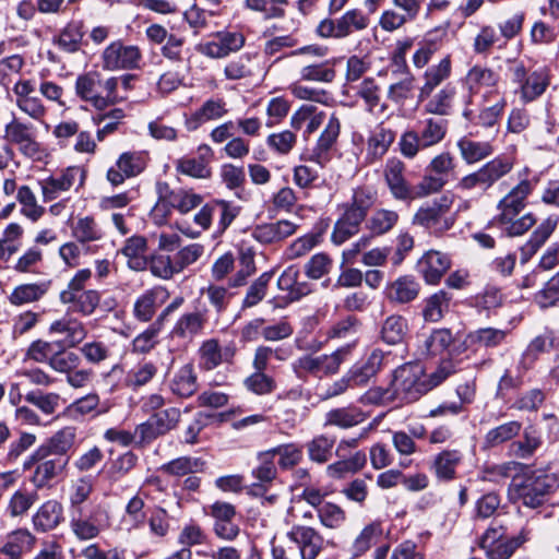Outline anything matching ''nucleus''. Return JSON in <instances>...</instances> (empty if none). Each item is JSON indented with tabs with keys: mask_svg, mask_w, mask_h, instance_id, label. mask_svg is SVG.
Here are the masks:
<instances>
[{
	"mask_svg": "<svg viewBox=\"0 0 559 559\" xmlns=\"http://www.w3.org/2000/svg\"><path fill=\"white\" fill-rule=\"evenodd\" d=\"M341 132L340 119L332 114L314 146L306 155L305 160L313 163L317 167L301 164L293 169V181L300 189H311L319 179V169H322L331 160V152L334 148Z\"/></svg>",
	"mask_w": 559,
	"mask_h": 559,
	"instance_id": "1",
	"label": "nucleus"
},
{
	"mask_svg": "<svg viewBox=\"0 0 559 559\" xmlns=\"http://www.w3.org/2000/svg\"><path fill=\"white\" fill-rule=\"evenodd\" d=\"M558 487L555 474L545 469L526 468L521 476H515L508 489L510 500L526 508L543 506Z\"/></svg>",
	"mask_w": 559,
	"mask_h": 559,
	"instance_id": "2",
	"label": "nucleus"
},
{
	"mask_svg": "<svg viewBox=\"0 0 559 559\" xmlns=\"http://www.w3.org/2000/svg\"><path fill=\"white\" fill-rule=\"evenodd\" d=\"M534 183L524 179L513 187L499 202L500 214L498 222L509 236H520L526 233L536 223L535 217L527 213L519 217L525 207V201L533 191Z\"/></svg>",
	"mask_w": 559,
	"mask_h": 559,
	"instance_id": "3",
	"label": "nucleus"
},
{
	"mask_svg": "<svg viewBox=\"0 0 559 559\" xmlns=\"http://www.w3.org/2000/svg\"><path fill=\"white\" fill-rule=\"evenodd\" d=\"M508 73L512 84L515 85L514 93L524 104L539 98L551 81L550 70L547 67L528 70L521 61L512 62L508 68Z\"/></svg>",
	"mask_w": 559,
	"mask_h": 559,
	"instance_id": "4",
	"label": "nucleus"
},
{
	"mask_svg": "<svg viewBox=\"0 0 559 559\" xmlns=\"http://www.w3.org/2000/svg\"><path fill=\"white\" fill-rule=\"evenodd\" d=\"M349 353L350 347L343 346L331 354H305L292 362V370L300 380H307L308 377H330L338 372Z\"/></svg>",
	"mask_w": 559,
	"mask_h": 559,
	"instance_id": "5",
	"label": "nucleus"
},
{
	"mask_svg": "<svg viewBox=\"0 0 559 559\" xmlns=\"http://www.w3.org/2000/svg\"><path fill=\"white\" fill-rule=\"evenodd\" d=\"M157 202L153 209V215L157 223H163L171 210L187 214L198 207L203 199L200 194L182 188L171 189L167 182L156 183Z\"/></svg>",
	"mask_w": 559,
	"mask_h": 559,
	"instance_id": "6",
	"label": "nucleus"
},
{
	"mask_svg": "<svg viewBox=\"0 0 559 559\" xmlns=\"http://www.w3.org/2000/svg\"><path fill=\"white\" fill-rule=\"evenodd\" d=\"M69 527L81 542L92 540L109 527V513L100 504L82 510H69Z\"/></svg>",
	"mask_w": 559,
	"mask_h": 559,
	"instance_id": "7",
	"label": "nucleus"
},
{
	"mask_svg": "<svg viewBox=\"0 0 559 559\" xmlns=\"http://www.w3.org/2000/svg\"><path fill=\"white\" fill-rule=\"evenodd\" d=\"M328 48L318 44L307 45L293 50L289 55H285L275 59L278 62L287 56L301 57L302 67L299 75L300 80L309 82L331 83L335 78V70L329 61L320 63H310L311 58H323L328 55Z\"/></svg>",
	"mask_w": 559,
	"mask_h": 559,
	"instance_id": "8",
	"label": "nucleus"
},
{
	"mask_svg": "<svg viewBox=\"0 0 559 559\" xmlns=\"http://www.w3.org/2000/svg\"><path fill=\"white\" fill-rule=\"evenodd\" d=\"M392 386L400 402L412 403L427 393L430 385L421 365L406 364L395 370Z\"/></svg>",
	"mask_w": 559,
	"mask_h": 559,
	"instance_id": "9",
	"label": "nucleus"
},
{
	"mask_svg": "<svg viewBox=\"0 0 559 559\" xmlns=\"http://www.w3.org/2000/svg\"><path fill=\"white\" fill-rule=\"evenodd\" d=\"M507 528L497 520L486 531L480 547L486 551L488 559H509L514 550L528 539L531 533L527 528H522L520 534L511 539H506Z\"/></svg>",
	"mask_w": 559,
	"mask_h": 559,
	"instance_id": "10",
	"label": "nucleus"
},
{
	"mask_svg": "<svg viewBox=\"0 0 559 559\" xmlns=\"http://www.w3.org/2000/svg\"><path fill=\"white\" fill-rule=\"evenodd\" d=\"M453 204L451 194H443L431 204L421 206L414 216V224L429 229L433 234H442L454 224V216L450 214Z\"/></svg>",
	"mask_w": 559,
	"mask_h": 559,
	"instance_id": "11",
	"label": "nucleus"
},
{
	"mask_svg": "<svg viewBox=\"0 0 559 559\" xmlns=\"http://www.w3.org/2000/svg\"><path fill=\"white\" fill-rule=\"evenodd\" d=\"M513 163L507 156H498L483 165L479 169L464 176L457 183L461 190H487L499 179L511 171Z\"/></svg>",
	"mask_w": 559,
	"mask_h": 559,
	"instance_id": "12",
	"label": "nucleus"
},
{
	"mask_svg": "<svg viewBox=\"0 0 559 559\" xmlns=\"http://www.w3.org/2000/svg\"><path fill=\"white\" fill-rule=\"evenodd\" d=\"M37 86L34 80L20 79L13 85L16 108L32 120L44 123L48 112L43 99L36 95Z\"/></svg>",
	"mask_w": 559,
	"mask_h": 559,
	"instance_id": "13",
	"label": "nucleus"
},
{
	"mask_svg": "<svg viewBox=\"0 0 559 559\" xmlns=\"http://www.w3.org/2000/svg\"><path fill=\"white\" fill-rule=\"evenodd\" d=\"M36 132V127L32 122L13 116L4 126L2 139L8 144L16 146L21 154L34 157L39 152Z\"/></svg>",
	"mask_w": 559,
	"mask_h": 559,
	"instance_id": "14",
	"label": "nucleus"
},
{
	"mask_svg": "<svg viewBox=\"0 0 559 559\" xmlns=\"http://www.w3.org/2000/svg\"><path fill=\"white\" fill-rule=\"evenodd\" d=\"M76 440V428L67 426L56 431L45 443L37 448L23 463V469H31L34 462L43 460L48 455H67L73 448Z\"/></svg>",
	"mask_w": 559,
	"mask_h": 559,
	"instance_id": "15",
	"label": "nucleus"
},
{
	"mask_svg": "<svg viewBox=\"0 0 559 559\" xmlns=\"http://www.w3.org/2000/svg\"><path fill=\"white\" fill-rule=\"evenodd\" d=\"M142 52L135 45L122 40L109 44L102 53L103 69L108 71L132 70L140 66Z\"/></svg>",
	"mask_w": 559,
	"mask_h": 559,
	"instance_id": "16",
	"label": "nucleus"
},
{
	"mask_svg": "<svg viewBox=\"0 0 559 559\" xmlns=\"http://www.w3.org/2000/svg\"><path fill=\"white\" fill-rule=\"evenodd\" d=\"M286 535L299 551L300 559H317L324 548L323 536L312 526L293 524Z\"/></svg>",
	"mask_w": 559,
	"mask_h": 559,
	"instance_id": "17",
	"label": "nucleus"
},
{
	"mask_svg": "<svg viewBox=\"0 0 559 559\" xmlns=\"http://www.w3.org/2000/svg\"><path fill=\"white\" fill-rule=\"evenodd\" d=\"M299 272L296 267H287L277 278V287L283 293L274 298L276 307H285L290 302L311 293V286L307 282L298 281Z\"/></svg>",
	"mask_w": 559,
	"mask_h": 559,
	"instance_id": "18",
	"label": "nucleus"
},
{
	"mask_svg": "<svg viewBox=\"0 0 559 559\" xmlns=\"http://www.w3.org/2000/svg\"><path fill=\"white\" fill-rule=\"evenodd\" d=\"M499 74L492 69L481 66H474L465 75L464 85L471 97L481 95L484 99L495 96L498 97L497 85Z\"/></svg>",
	"mask_w": 559,
	"mask_h": 559,
	"instance_id": "19",
	"label": "nucleus"
},
{
	"mask_svg": "<svg viewBox=\"0 0 559 559\" xmlns=\"http://www.w3.org/2000/svg\"><path fill=\"white\" fill-rule=\"evenodd\" d=\"M235 345L222 346L216 338L202 342L198 349L199 367L202 370H213L224 362H230L235 356Z\"/></svg>",
	"mask_w": 559,
	"mask_h": 559,
	"instance_id": "20",
	"label": "nucleus"
},
{
	"mask_svg": "<svg viewBox=\"0 0 559 559\" xmlns=\"http://www.w3.org/2000/svg\"><path fill=\"white\" fill-rule=\"evenodd\" d=\"M404 171L405 165L401 159L392 157L385 162L384 180L393 198L400 201L414 199L413 190L404 177Z\"/></svg>",
	"mask_w": 559,
	"mask_h": 559,
	"instance_id": "21",
	"label": "nucleus"
},
{
	"mask_svg": "<svg viewBox=\"0 0 559 559\" xmlns=\"http://www.w3.org/2000/svg\"><path fill=\"white\" fill-rule=\"evenodd\" d=\"M464 454L459 449H444L431 460L430 472L439 481H451L456 478V469L462 464Z\"/></svg>",
	"mask_w": 559,
	"mask_h": 559,
	"instance_id": "22",
	"label": "nucleus"
},
{
	"mask_svg": "<svg viewBox=\"0 0 559 559\" xmlns=\"http://www.w3.org/2000/svg\"><path fill=\"white\" fill-rule=\"evenodd\" d=\"M79 176H81L79 167H69L60 174L40 181L44 202H50L60 198L73 187Z\"/></svg>",
	"mask_w": 559,
	"mask_h": 559,
	"instance_id": "23",
	"label": "nucleus"
},
{
	"mask_svg": "<svg viewBox=\"0 0 559 559\" xmlns=\"http://www.w3.org/2000/svg\"><path fill=\"white\" fill-rule=\"evenodd\" d=\"M145 167L141 154L135 152L122 153L116 162V166L107 171V179L114 186L123 183L126 178L139 175Z\"/></svg>",
	"mask_w": 559,
	"mask_h": 559,
	"instance_id": "24",
	"label": "nucleus"
},
{
	"mask_svg": "<svg viewBox=\"0 0 559 559\" xmlns=\"http://www.w3.org/2000/svg\"><path fill=\"white\" fill-rule=\"evenodd\" d=\"M48 332L51 335H62L64 344L69 347H75L82 343L87 335L85 324L69 314L52 321L48 328Z\"/></svg>",
	"mask_w": 559,
	"mask_h": 559,
	"instance_id": "25",
	"label": "nucleus"
},
{
	"mask_svg": "<svg viewBox=\"0 0 559 559\" xmlns=\"http://www.w3.org/2000/svg\"><path fill=\"white\" fill-rule=\"evenodd\" d=\"M451 266L450 258L436 250L426 252L418 261V267L425 281L437 284Z\"/></svg>",
	"mask_w": 559,
	"mask_h": 559,
	"instance_id": "26",
	"label": "nucleus"
},
{
	"mask_svg": "<svg viewBox=\"0 0 559 559\" xmlns=\"http://www.w3.org/2000/svg\"><path fill=\"white\" fill-rule=\"evenodd\" d=\"M68 459H43L34 462V473L31 481L36 489L49 488L55 478H57L66 468Z\"/></svg>",
	"mask_w": 559,
	"mask_h": 559,
	"instance_id": "27",
	"label": "nucleus"
},
{
	"mask_svg": "<svg viewBox=\"0 0 559 559\" xmlns=\"http://www.w3.org/2000/svg\"><path fill=\"white\" fill-rule=\"evenodd\" d=\"M63 521V507L55 499L45 501L33 514L32 522L38 532L55 530Z\"/></svg>",
	"mask_w": 559,
	"mask_h": 559,
	"instance_id": "28",
	"label": "nucleus"
},
{
	"mask_svg": "<svg viewBox=\"0 0 559 559\" xmlns=\"http://www.w3.org/2000/svg\"><path fill=\"white\" fill-rule=\"evenodd\" d=\"M206 321V317L202 312L183 313L175 323L170 335L173 338L192 342L195 336L202 334Z\"/></svg>",
	"mask_w": 559,
	"mask_h": 559,
	"instance_id": "29",
	"label": "nucleus"
},
{
	"mask_svg": "<svg viewBox=\"0 0 559 559\" xmlns=\"http://www.w3.org/2000/svg\"><path fill=\"white\" fill-rule=\"evenodd\" d=\"M325 112L313 105H302L290 117V126L295 130H304V136L314 133L324 122Z\"/></svg>",
	"mask_w": 559,
	"mask_h": 559,
	"instance_id": "30",
	"label": "nucleus"
},
{
	"mask_svg": "<svg viewBox=\"0 0 559 559\" xmlns=\"http://www.w3.org/2000/svg\"><path fill=\"white\" fill-rule=\"evenodd\" d=\"M200 157H182L176 162V170L182 175L197 178L206 179L211 176V168L206 157H211L212 150L209 145H201L199 147Z\"/></svg>",
	"mask_w": 559,
	"mask_h": 559,
	"instance_id": "31",
	"label": "nucleus"
},
{
	"mask_svg": "<svg viewBox=\"0 0 559 559\" xmlns=\"http://www.w3.org/2000/svg\"><path fill=\"white\" fill-rule=\"evenodd\" d=\"M296 230L297 225L295 223L282 219L275 223L258 225L253 229L252 236L261 243H274L294 235Z\"/></svg>",
	"mask_w": 559,
	"mask_h": 559,
	"instance_id": "32",
	"label": "nucleus"
},
{
	"mask_svg": "<svg viewBox=\"0 0 559 559\" xmlns=\"http://www.w3.org/2000/svg\"><path fill=\"white\" fill-rule=\"evenodd\" d=\"M98 86H100V74L95 71L81 74L75 81L76 95L81 99L90 102L96 109L103 110L106 108V103L97 93Z\"/></svg>",
	"mask_w": 559,
	"mask_h": 559,
	"instance_id": "33",
	"label": "nucleus"
},
{
	"mask_svg": "<svg viewBox=\"0 0 559 559\" xmlns=\"http://www.w3.org/2000/svg\"><path fill=\"white\" fill-rule=\"evenodd\" d=\"M36 537L27 528H17L8 534L1 554L10 559H20L23 554L33 549Z\"/></svg>",
	"mask_w": 559,
	"mask_h": 559,
	"instance_id": "34",
	"label": "nucleus"
},
{
	"mask_svg": "<svg viewBox=\"0 0 559 559\" xmlns=\"http://www.w3.org/2000/svg\"><path fill=\"white\" fill-rule=\"evenodd\" d=\"M453 336L448 329L433 330L429 335L419 340L417 353L421 357H431L443 354L452 344Z\"/></svg>",
	"mask_w": 559,
	"mask_h": 559,
	"instance_id": "35",
	"label": "nucleus"
},
{
	"mask_svg": "<svg viewBox=\"0 0 559 559\" xmlns=\"http://www.w3.org/2000/svg\"><path fill=\"white\" fill-rule=\"evenodd\" d=\"M419 289V283L414 277L405 275L390 283L385 295L391 302L407 304L417 298Z\"/></svg>",
	"mask_w": 559,
	"mask_h": 559,
	"instance_id": "36",
	"label": "nucleus"
},
{
	"mask_svg": "<svg viewBox=\"0 0 559 559\" xmlns=\"http://www.w3.org/2000/svg\"><path fill=\"white\" fill-rule=\"evenodd\" d=\"M63 305H70V310L88 317L94 313L100 302V294L96 289H87L72 295H60Z\"/></svg>",
	"mask_w": 559,
	"mask_h": 559,
	"instance_id": "37",
	"label": "nucleus"
},
{
	"mask_svg": "<svg viewBox=\"0 0 559 559\" xmlns=\"http://www.w3.org/2000/svg\"><path fill=\"white\" fill-rule=\"evenodd\" d=\"M366 418L367 414L356 406L338 407L325 414L324 426L349 429L361 424Z\"/></svg>",
	"mask_w": 559,
	"mask_h": 559,
	"instance_id": "38",
	"label": "nucleus"
},
{
	"mask_svg": "<svg viewBox=\"0 0 559 559\" xmlns=\"http://www.w3.org/2000/svg\"><path fill=\"white\" fill-rule=\"evenodd\" d=\"M456 146L462 159L468 164H476L493 153V146L488 141H474L467 136L461 138Z\"/></svg>",
	"mask_w": 559,
	"mask_h": 559,
	"instance_id": "39",
	"label": "nucleus"
},
{
	"mask_svg": "<svg viewBox=\"0 0 559 559\" xmlns=\"http://www.w3.org/2000/svg\"><path fill=\"white\" fill-rule=\"evenodd\" d=\"M395 133L384 127L378 124L368 136L367 140V156L371 159H380L394 142Z\"/></svg>",
	"mask_w": 559,
	"mask_h": 559,
	"instance_id": "40",
	"label": "nucleus"
},
{
	"mask_svg": "<svg viewBox=\"0 0 559 559\" xmlns=\"http://www.w3.org/2000/svg\"><path fill=\"white\" fill-rule=\"evenodd\" d=\"M205 462L201 457L179 456L165 464L159 469L171 477H185L190 474L201 473L205 468Z\"/></svg>",
	"mask_w": 559,
	"mask_h": 559,
	"instance_id": "41",
	"label": "nucleus"
},
{
	"mask_svg": "<svg viewBox=\"0 0 559 559\" xmlns=\"http://www.w3.org/2000/svg\"><path fill=\"white\" fill-rule=\"evenodd\" d=\"M147 250L146 239L142 236H132L127 239L121 253L128 259V266L134 271H143L148 261L145 258Z\"/></svg>",
	"mask_w": 559,
	"mask_h": 559,
	"instance_id": "42",
	"label": "nucleus"
},
{
	"mask_svg": "<svg viewBox=\"0 0 559 559\" xmlns=\"http://www.w3.org/2000/svg\"><path fill=\"white\" fill-rule=\"evenodd\" d=\"M508 334L509 330L491 326L480 328L469 332L466 336V342L476 348H493L503 344Z\"/></svg>",
	"mask_w": 559,
	"mask_h": 559,
	"instance_id": "43",
	"label": "nucleus"
},
{
	"mask_svg": "<svg viewBox=\"0 0 559 559\" xmlns=\"http://www.w3.org/2000/svg\"><path fill=\"white\" fill-rule=\"evenodd\" d=\"M50 285V281L19 285L10 294L9 301L14 306L37 301L47 294Z\"/></svg>",
	"mask_w": 559,
	"mask_h": 559,
	"instance_id": "44",
	"label": "nucleus"
},
{
	"mask_svg": "<svg viewBox=\"0 0 559 559\" xmlns=\"http://www.w3.org/2000/svg\"><path fill=\"white\" fill-rule=\"evenodd\" d=\"M165 297V290L162 288L146 290L134 302V317L142 322L150 321L156 311L157 302H163Z\"/></svg>",
	"mask_w": 559,
	"mask_h": 559,
	"instance_id": "45",
	"label": "nucleus"
},
{
	"mask_svg": "<svg viewBox=\"0 0 559 559\" xmlns=\"http://www.w3.org/2000/svg\"><path fill=\"white\" fill-rule=\"evenodd\" d=\"M450 56L444 57L438 64L428 68L425 72V83L420 88L419 98L430 96L432 91L451 75Z\"/></svg>",
	"mask_w": 559,
	"mask_h": 559,
	"instance_id": "46",
	"label": "nucleus"
},
{
	"mask_svg": "<svg viewBox=\"0 0 559 559\" xmlns=\"http://www.w3.org/2000/svg\"><path fill=\"white\" fill-rule=\"evenodd\" d=\"M83 36L82 24L80 22H71L52 38V43L58 46L60 50L74 53L80 50Z\"/></svg>",
	"mask_w": 559,
	"mask_h": 559,
	"instance_id": "47",
	"label": "nucleus"
},
{
	"mask_svg": "<svg viewBox=\"0 0 559 559\" xmlns=\"http://www.w3.org/2000/svg\"><path fill=\"white\" fill-rule=\"evenodd\" d=\"M384 354L380 349H373L366 361L350 370L354 385H365L382 368Z\"/></svg>",
	"mask_w": 559,
	"mask_h": 559,
	"instance_id": "48",
	"label": "nucleus"
},
{
	"mask_svg": "<svg viewBox=\"0 0 559 559\" xmlns=\"http://www.w3.org/2000/svg\"><path fill=\"white\" fill-rule=\"evenodd\" d=\"M227 112V103L223 98H210L191 115L190 122L198 127L209 121L222 119Z\"/></svg>",
	"mask_w": 559,
	"mask_h": 559,
	"instance_id": "49",
	"label": "nucleus"
},
{
	"mask_svg": "<svg viewBox=\"0 0 559 559\" xmlns=\"http://www.w3.org/2000/svg\"><path fill=\"white\" fill-rule=\"evenodd\" d=\"M399 214L393 210L378 209L366 219V228L372 236L389 233L399 222Z\"/></svg>",
	"mask_w": 559,
	"mask_h": 559,
	"instance_id": "50",
	"label": "nucleus"
},
{
	"mask_svg": "<svg viewBox=\"0 0 559 559\" xmlns=\"http://www.w3.org/2000/svg\"><path fill=\"white\" fill-rule=\"evenodd\" d=\"M174 394L189 397L198 390L197 376L192 365L182 366L174 376L170 384Z\"/></svg>",
	"mask_w": 559,
	"mask_h": 559,
	"instance_id": "51",
	"label": "nucleus"
},
{
	"mask_svg": "<svg viewBox=\"0 0 559 559\" xmlns=\"http://www.w3.org/2000/svg\"><path fill=\"white\" fill-rule=\"evenodd\" d=\"M424 147H432L443 141L448 132V120L442 118H428L423 121L419 131Z\"/></svg>",
	"mask_w": 559,
	"mask_h": 559,
	"instance_id": "52",
	"label": "nucleus"
},
{
	"mask_svg": "<svg viewBox=\"0 0 559 559\" xmlns=\"http://www.w3.org/2000/svg\"><path fill=\"white\" fill-rule=\"evenodd\" d=\"M72 234L80 243L96 242L104 238V230L92 216L78 218L72 228Z\"/></svg>",
	"mask_w": 559,
	"mask_h": 559,
	"instance_id": "53",
	"label": "nucleus"
},
{
	"mask_svg": "<svg viewBox=\"0 0 559 559\" xmlns=\"http://www.w3.org/2000/svg\"><path fill=\"white\" fill-rule=\"evenodd\" d=\"M367 462L366 454L362 451L355 452L349 459L340 460L326 466V474L331 478H343L347 474H354L360 471Z\"/></svg>",
	"mask_w": 559,
	"mask_h": 559,
	"instance_id": "54",
	"label": "nucleus"
},
{
	"mask_svg": "<svg viewBox=\"0 0 559 559\" xmlns=\"http://www.w3.org/2000/svg\"><path fill=\"white\" fill-rule=\"evenodd\" d=\"M456 90L448 84L437 92L425 105V111L431 115L448 116L452 109V103Z\"/></svg>",
	"mask_w": 559,
	"mask_h": 559,
	"instance_id": "55",
	"label": "nucleus"
},
{
	"mask_svg": "<svg viewBox=\"0 0 559 559\" xmlns=\"http://www.w3.org/2000/svg\"><path fill=\"white\" fill-rule=\"evenodd\" d=\"M16 200L21 204V214L36 223L45 214V207L39 205L35 193L28 186L19 187Z\"/></svg>",
	"mask_w": 559,
	"mask_h": 559,
	"instance_id": "56",
	"label": "nucleus"
},
{
	"mask_svg": "<svg viewBox=\"0 0 559 559\" xmlns=\"http://www.w3.org/2000/svg\"><path fill=\"white\" fill-rule=\"evenodd\" d=\"M335 439L325 435H319L312 438L306 444L308 457L311 462L324 464L332 457V450Z\"/></svg>",
	"mask_w": 559,
	"mask_h": 559,
	"instance_id": "57",
	"label": "nucleus"
},
{
	"mask_svg": "<svg viewBox=\"0 0 559 559\" xmlns=\"http://www.w3.org/2000/svg\"><path fill=\"white\" fill-rule=\"evenodd\" d=\"M407 330V321L402 316L392 314L382 324L381 338L389 345H395L404 340Z\"/></svg>",
	"mask_w": 559,
	"mask_h": 559,
	"instance_id": "58",
	"label": "nucleus"
},
{
	"mask_svg": "<svg viewBox=\"0 0 559 559\" xmlns=\"http://www.w3.org/2000/svg\"><path fill=\"white\" fill-rule=\"evenodd\" d=\"M213 201L205 204L193 217L194 223L200 226L201 229L192 228L187 222H176V228L189 238H198L201 233L211 226L213 221Z\"/></svg>",
	"mask_w": 559,
	"mask_h": 559,
	"instance_id": "59",
	"label": "nucleus"
},
{
	"mask_svg": "<svg viewBox=\"0 0 559 559\" xmlns=\"http://www.w3.org/2000/svg\"><path fill=\"white\" fill-rule=\"evenodd\" d=\"M340 39L345 38L357 31L368 27V17L359 10H349L336 19Z\"/></svg>",
	"mask_w": 559,
	"mask_h": 559,
	"instance_id": "60",
	"label": "nucleus"
},
{
	"mask_svg": "<svg viewBox=\"0 0 559 559\" xmlns=\"http://www.w3.org/2000/svg\"><path fill=\"white\" fill-rule=\"evenodd\" d=\"M415 87V76L408 71L404 64L402 78L392 83L388 88V99L395 104H404V102L412 97Z\"/></svg>",
	"mask_w": 559,
	"mask_h": 559,
	"instance_id": "61",
	"label": "nucleus"
},
{
	"mask_svg": "<svg viewBox=\"0 0 559 559\" xmlns=\"http://www.w3.org/2000/svg\"><path fill=\"white\" fill-rule=\"evenodd\" d=\"M157 366L152 361H142L130 369L124 384L133 390L147 384L157 373Z\"/></svg>",
	"mask_w": 559,
	"mask_h": 559,
	"instance_id": "62",
	"label": "nucleus"
},
{
	"mask_svg": "<svg viewBox=\"0 0 559 559\" xmlns=\"http://www.w3.org/2000/svg\"><path fill=\"white\" fill-rule=\"evenodd\" d=\"M37 500L36 491L19 489L10 497L7 511L12 518L23 516Z\"/></svg>",
	"mask_w": 559,
	"mask_h": 559,
	"instance_id": "63",
	"label": "nucleus"
},
{
	"mask_svg": "<svg viewBox=\"0 0 559 559\" xmlns=\"http://www.w3.org/2000/svg\"><path fill=\"white\" fill-rule=\"evenodd\" d=\"M320 523L330 530H338L346 522V512L338 504L324 502L317 512Z\"/></svg>",
	"mask_w": 559,
	"mask_h": 559,
	"instance_id": "64",
	"label": "nucleus"
}]
</instances>
